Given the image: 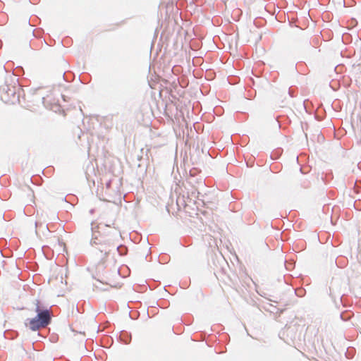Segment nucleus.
<instances>
[{"label":"nucleus","instance_id":"nucleus-1","mask_svg":"<svg viewBox=\"0 0 361 361\" xmlns=\"http://www.w3.org/2000/svg\"><path fill=\"white\" fill-rule=\"evenodd\" d=\"M119 213V207L114 204L113 208L106 210L103 216V221L99 223L92 232V243L100 244L120 235V231L116 225V220Z\"/></svg>","mask_w":361,"mask_h":361},{"label":"nucleus","instance_id":"nucleus-2","mask_svg":"<svg viewBox=\"0 0 361 361\" xmlns=\"http://www.w3.org/2000/svg\"><path fill=\"white\" fill-rule=\"evenodd\" d=\"M23 90L17 82L5 83L1 87L0 98L6 104H16L20 102V94Z\"/></svg>","mask_w":361,"mask_h":361},{"label":"nucleus","instance_id":"nucleus-4","mask_svg":"<svg viewBox=\"0 0 361 361\" xmlns=\"http://www.w3.org/2000/svg\"><path fill=\"white\" fill-rule=\"evenodd\" d=\"M119 279L118 272H115L113 275L103 274L99 276L98 281L113 288L120 287L117 280Z\"/></svg>","mask_w":361,"mask_h":361},{"label":"nucleus","instance_id":"nucleus-3","mask_svg":"<svg viewBox=\"0 0 361 361\" xmlns=\"http://www.w3.org/2000/svg\"><path fill=\"white\" fill-rule=\"evenodd\" d=\"M36 312H37V317L30 319L29 322V326L30 329L33 331L45 327L49 324L51 319L48 310H40L39 307L37 306Z\"/></svg>","mask_w":361,"mask_h":361}]
</instances>
